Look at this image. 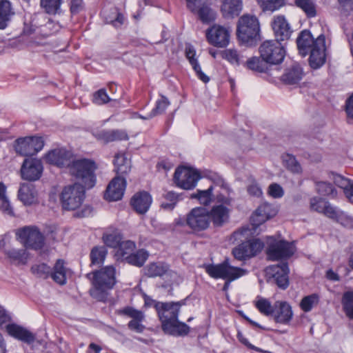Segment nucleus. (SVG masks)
<instances>
[{"label":"nucleus","mask_w":353,"mask_h":353,"mask_svg":"<svg viewBox=\"0 0 353 353\" xmlns=\"http://www.w3.org/2000/svg\"><path fill=\"white\" fill-rule=\"evenodd\" d=\"M103 243L110 248H117L121 242L122 237L119 232L106 233L103 235Z\"/></svg>","instance_id":"nucleus-50"},{"label":"nucleus","mask_w":353,"mask_h":353,"mask_svg":"<svg viewBox=\"0 0 353 353\" xmlns=\"http://www.w3.org/2000/svg\"><path fill=\"white\" fill-rule=\"evenodd\" d=\"M32 272L40 277L47 278L51 276L52 269L45 263L35 265L31 268Z\"/></svg>","instance_id":"nucleus-55"},{"label":"nucleus","mask_w":353,"mask_h":353,"mask_svg":"<svg viewBox=\"0 0 353 353\" xmlns=\"http://www.w3.org/2000/svg\"><path fill=\"white\" fill-rule=\"evenodd\" d=\"M7 331L10 336L26 343L30 344L35 341L34 334L21 326L10 324L7 325Z\"/></svg>","instance_id":"nucleus-24"},{"label":"nucleus","mask_w":353,"mask_h":353,"mask_svg":"<svg viewBox=\"0 0 353 353\" xmlns=\"http://www.w3.org/2000/svg\"><path fill=\"white\" fill-rule=\"evenodd\" d=\"M261 58L268 64L278 65L281 63L285 56V50L279 40H267L259 47Z\"/></svg>","instance_id":"nucleus-6"},{"label":"nucleus","mask_w":353,"mask_h":353,"mask_svg":"<svg viewBox=\"0 0 353 353\" xmlns=\"http://www.w3.org/2000/svg\"><path fill=\"white\" fill-rule=\"evenodd\" d=\"M134 210L139 214H145L152 203V197L146 192L137 193L130 202Z\"/></svg>","instance_id":"nucleus-23"},{"label":"nucleus","mask_w":353,"mask_h":353,"mask_svg":"<svg viewBox=\"0 0 353 353\" xmlns=\"http://www.w3.org/2000/svg\"><path fill=\"white\" fill-rule=\"evenodd\" d=\"M210 216L215 225L221 226L228 219V209L223 205L214 206Z\"/></svg>","instance_id":"nucleus-31"},{"label":"nucleus","mask_w":353,"mask_h":353,"mask_svg":"<svg viewBox=\"0 0 353 353\" xmlns=\"http://www.w3.org/2000/svg\"><path fill=\"white\" fill-rule=\"evenodd\" d=\"M272 26L276 38V40L282 41L288 40L290 37L292 30L284 16H275L272 22Z\"/></svg>","instance_id":"nucleus-19"},{"label":"nucleus","mask_w":353,"mask_h":353,"mask_svg":"<svg viewBox=\"0 0 353 353\" xmlns=\"http://www.w3.org/2000/svg\"><path fill=\"white\" fill-rule=\"evenodd\" d=\"M319 303V296L312 294L303 298L300 303V307L305 312H310L312 307Z\"/></svg>","instance_id":"nucleus-51"},{"label":"nucleus","mask_w":353,"mask_h":353,"mask_svg":"<svg viewBox=\"0 0 353 353\" xmlns=\"http://www.w3.org/2000/svg\"><path fill=\"white\" fill-rule=\"evenodd\" d=\"M119 315L126 316L132 319L128 323V328L137 333H141L145 329V326L142 324L145 316L143 313L132 307L127 306L117 311Z\"/></svg>","instance_id":"nucleus-16"},{"label":"nucleus","mask_w":353,"mask_h":353,"mask_svg":"<svg viewBox=\"0 0 353 353\" xmlns=\"http://www.w3.org/2000/svg\"><path fill=\"white\" fill-rule=\"evenodd\" d=\"M96 165L94 161L87 159L73 161L69 168L71 175L81 182L86 188H92L96 182L94 171Z\"/></svg>","instance_id":"nucleus-3"},{"label":"nucleus","mask_w":353,"mask_h":353,"mask_svg":"<svg viewBox=\"0 0 353 353\" xmlns=\"http://www.w3.org/2000/svg\"><path fill=\"white\" fill-rule=\"evenodd\" d=\"M15 12L11 3L7 0L0 1V29H6L10 23Z\"/></svg>","instance_id":"nucleus-26"},{"label":"nucleus","mask_w":353,"mask_h":353,"mask_svg":"<svg viewBox=\"0 0 353 353\" xmlns=\"http://www.w3.org/2000/svg\"><path fill=\"white\" fill-rule=\"evenodd\" d=\"M125 187L126 181L124 178L114 177L107 187L105 199L112 201L120 200L123 196Z\"/></svg>","instance_id":"nucleus-18"},{"label":"nucleus","mask_w":353,"mask_h":353,"mask_svg":"<svg viewBox=\"0 0 353 353\" xmlns=\"http://www.w3.org/2000/svg\"><path fill=\"white\" fill-rule=\"evenodd\" d=\"M234 256L238 260H245L254 256L248 241L240 244L232 250Z\"/></svg>","instance_id":"nucleus-40"},{"label":"nucleus","mask_w":353,"mask_h":353,"mask_svg":"<svg viewBox=\"0 0 353 353\" xmlns=\"http://www.w3.org/2000/svg\"><path fill=\"white\" fill-rule=\"evenodd\" d=\"M336 221L346 228H353V216L342 211L340 212Z\"/></svg>","instance_id":"nucleus-59"},{"label":"nucleus","mask_w":353,"mask_h":353,"mask_svg":"<svg viewBox=\"0 0 353 353\" xmlns=\"http://www.w3.org/2000/svg\"><path fill=\"white\" fill-rule=\"evenodd\" d=\"M0 210L9 216H14V212L8 197L0 199Z\"/></svg>","instance_id":"nucleus-63"},{"label":"nucleus","mask_w":353,"mask_h":353,"mask_svg":"<svg viewBox=\"0 0 353 353\" xmlns=\"http://www.w3.org/2000/svg\"><path fill=\"white\" fill-rule=\"evenodd\" d=\"M243 64L248 69L256 72H265L268 70V63L261 56L251 57Z\"/></svg>","instance_id":"nucleus-34"},{"label":"nucleus","mask_w":353,"mask_h":353,"mask_svg":"<svg viewBox=\"0 0 353 353\" xmlns=\"http://www.w3.org/2000/svg\"><path fill=\"white\" fill-rule=\"evenodd\" d=\"M205 270L212 278L225 280L223 287V290L225 292L228 290L232 281L245 275L247 272L244 269L231 265L228 259H225L219 264L206 265Z\"/></svg>","instance_id":"nucleus-2"},{"label":"nucleus","mask_w":353,"mask_h":353,"mask_svg":"<svg viewBox=\"0 0 353 353\" xmlns=\"http://www.w3.org/2000/svg\"><path fill=\"white\" fill-rule=\"evenodd\" d=\"M341 211L337 210L335 208L332 206L327 201L325 205H324V210L323 214H324L328 218H330L334 220H336L339 213Z\"/></svg>","instance_id":"nucleus-61"},{"label":"nucleus","mask_w":353,"mask_h":353,"mask_svg":"<svg viewBox=\"0 0 353 353\" xmlns=\"http://www.w3.org/2000/svg\"><path fill=\"white\" fill-rule=\"evenodd\" d=\"M107 250L105 247H94L90 252V259L93 265H101L103 263Z\"/></svg>","instance_id":"nucleus-47"},{"label":"nucleus","mask_w":353,"mask_h":353,"mask_svg":"<svg viewBox=\"0 0 353 353\" xmlns=\"http://www.w3.org/2000/svg\"><path fill=\"white\" fill-rule=\"evenodd\" d=\"M148 257V253L145 250L141 249L130 254V256H126L125 261L129 264L141 267L145 263Z\"/></svg>","instance_id":"nucleus-41"},{"label":"nucleus","mask_w":353,"mask_h":353,"mask_svg":"<svg viewBox=\"0 0 353 353\" xmlns=\"http://www.w3.org/2000/svg\"><path fill=\"white\" fill-rule=\"evenodd\" d=\"M193 12L198 14L199 19L204 23H208L214 18L213 11L206 3Z\"/></svg>","instance_id":"nucleus-52"},{"label":"nucleus","mask_w":353,"mask_h":353,"mask_svg":"<svg viewBox=\"0 0 353 353\" xmlns=\"http://www.w3.org/2000/svg\"><path fill=\"white\" fill-rule=\"evenodd\" d=\"M289 268L287 263L270 265L265 269L266 276L281 289H286L289 285Z\"/></svg>","instance_id":"nucleus-13"},{"label":"nucleus","mask_w":353,"mask_h":353,"mask_svg":"<svg viewBox=\"0 0 353 353\" xmlns=\"http://www.w3.org/2000/svg\"><path fill=\"white\" fill-rule=\"evenodd\" d=\"M293 316L292 307L286 301H276L272 317L276 323L288 324Z\"/></svg>","instance_id":"nucleus-21"},{"label":"nucleus","mask_w":353,"mask_h":353,"mask_svg":"<svg viewBox=\"0 0 353 353\" xmlns=\"http://www.w3.org/2000/svg\"><path fill=\"white\" fill-rule=\"evenodd\" d=\"M341 302L347 316L350 319H353V292H345Z\"/></svg>","instance_id":"nucleus-45"},{"label":"nucleus","mask_w":353,"mask_h":353,"mask_svg":"<svg viewBox=\"0 0 353 353\" xmlns=\"http://www.w3.org/2000/svg\"><path fill=\"white\" fill-rule=\"evenodd\" d=\"M169 104L170 102L168 99L166 97L162 96L161 99L157 101L156 108H154L150 114H147L146 116H142L137 113H135L134 117L145 120L150 119L157 114H162L165 111L166 108L169 105Z\"/></svg>","instance_id":"nucleus-39"},{"label":"nucleus","mask_w":353,"mask_h":353,"mask_svg":"<svg viewBox=\"0 0 353 353\" xmlns=\"http://www.w3.org/2000/svg\"><path fill=\"white\" fill-rule=\"evenodd\" d=\"M200 178L198 171L184 166L176 168L174 174L176 185L185 190L194 188Z\"/></svg>","instance_id":"nucleus-10"},{"label":"nucleus","mask_w":353,"mask_h":353,"mask_svg":"<svg viewBox=\"0 0 353 353\" xmlns=\"http://www.w3.org/2000/svg\"><path fill=\"white\" fill-rule=\"evenodd\" d=\"M136 248L135 243L132 241H121L116 251L115 256L117 259L126 260V256L132 254Z\"/></svg>","instance_id":"nucleus-37"},{"label":"nucleus","mask_w":353,"mask_h":353,"mask_svg":"<svg viewBox=\"0 0 353 353\" xmlns=\"http://www.w3.org/2000/svg\"><path fill=\"white\" fill-rule=\"evenodd\" d=\"M44 145L43 139L39 137H28L17 140L15 150L22 156H32L40 151Z\"/></svg>","instance_id":"nucleus-12"},{"label":"nucleus","mask_w":353,"mask_h":353,"mask_svg":"<svg viewBox=\"0 0 353 353\" xmlns=\"http://www.w3.org/2000/svg\"><path fill=\"white\" fill-rule=\"evenodd\" d=\"M42 172L43 165L41 161L37 159H25L21 169L22 178L28 181L39 179Z\"/></svg>","instance_id":"nucleus-17"},{"label":"nucleus","mask_w":353,"mask_h":353,"mask_svg":"<svg viewBox=\"0 0 353 353\" xmlns=\"http://www.w3.org/2000/svg\"><path fill=\"white\" fill-rule=\"evenodd\" d=\"M283 162L286 168L294 173H299L301 172V167L296 158L290 154H287L284 159Z\"/></svg>","instance_id":"nucleus-53"},{"label":"nucleus","mask_w":353,"mask_h":353,"mask_svg":"<svg viewBox=\"0 0 353 353\" xmlns=\"http://www.w3.org/2000/svg\"><path fill=\"white\" fill-rule=\"evenodd\" d=\"M327 201L317 197H314L310 199V208L314 211L323 213L324 210V205H325Z\"/></svg>","instance_id":"nucleus-60"},{"label":"nucleus","mask_w":353,"mask_h":353,"mask_svg":"<svg viewBox=\"0 0 353 353\" xmlns=\"http://www.w3.org/2000/svg\"><path fill=\"white\" fill-rule=\"evenodd\" d=\"M110 100V98L104 89H101L93 94V102L97 105L105 104Z\"/></svg>","instance_id":"nucleus-57"},{"label":"nucleus","mask_w":353,"mask_h":353,"mask_svg":"<svg viewBox=\"0 0 353 353\" xmlns=\"http://www.w3.org/2000/svg\"><path fill=\"white\" fill-rule=\"evenodd\" d=\"M94 135L99 141H101L104 143L112 142L111 137V130H103L95 133Z\"/></svg>","instance_id":"nucleus-64"},{"label":"nucleus","mask_w":353,"mask_h":353,"mask_svg":"<svg viewBox=\"0 0 353 353\" xmlns=\"http://www.w3.org/2000/svg\"><path fill=\"white\" fill-rule=\"evenodd\" d=\"M195 55L196 52L194 48L192 46H187L185 47L186 58L188 59L199 79L204 83H208L210 81V78L202 72L201 66L195 58Z\"/></svg>","instance_id":"nucleus-29"},{"label":"nucleus","mask_w":353,"mask_h":353,"mask_svg":"<svg viewBox=\"0 0 353 353\" xmlns=\"http://www.w3.org/2000/svg\"><path fill=\"white\" fill-rule=\"evenodd\" d=\"M242 10L241 0H224L221 6V12L225 18L237 17Z\"/></svg>","instance_id":"nucleus-27"},{"label":"nucleus","mask_w":353,"mask_h":353,"mask_svg":"<svg viewBox=\"0 0 353 353\" xmlns=\"http://www.w3.org/2000/svg\"><path fill=\"white\" fill-rule=\"evenodd\" d=\"M268 208V205L260 206L252 216L251 223L252 225V230H255L259 225L269 219V216L265 213V210Z\"/></svg>","instance_id":"nucleus-42"},{"label":"nucleus","mask_w":353,"mask_h":353,"mask_svg":"<svg viewBox=\"0 0 353 353\" xmlns=\"http://www.w3.org/2000/svg\"><path fill=\"white\" fill-rule=\"evenodd\" d=\"M17 235L27 248L39 250L44 245V237L36 227L27 226L19 229Z\"/></svg>","instance_id":"nucleus-9"},{"label":"nucleus","mask_w":353,"mask_h":353,"mask_svg":"<svg viewBox=\"0 0 353 353\" xmlns=\"http://www.w3.org/2000/svg\"><path fill=\"white\" fill-rule=\"evenodd\" d=\"M6 255L14 261H18L24 263L27 259V252L26 249H11L6 252Z\"/></svg>","instance_id":"nucleus-54"},{"label":"nucleus","mask_w":353,"mask_h":353,"mask_svg":"<svg viewBox=\"0 0 353 353\" xmlns=\"http://www.w3.org/2000/svg\"><path fill=\"white\" fill-rule=\"evenodd\" d=\"M64 264L63 260L58 259L51 272L52 279L60 285H64L66 283L68 269L65 267Z\"/></svg>","instance_id":"nucleus-30"},{"label":"nucleus","mask_w":353,"mask_h":353,"mask_svg":"<svg viewBox=\"0 0 353 353\" xmlns=\"http://www.w3.org/2000/svg\"><path fill=\"white\" fill-rule=\"evenodd\" d=\"M295 5L301 8L307 17H314L316 14V4L313 0H295Z\"/></svg>","instance_id":"nucleus-43"},{"label":"nucleus","mask_w":353,"mask_h":353,"mask_svg":"<svg viewBox=\"0 0 353 353\" xmlns=\"http://www.w3.org/2000/svg\"><path fill=\"white\" fill-rule=\"evenodd\" d=\"M115 171L119 174H125L131 170V161L124 154L118 153L114 157Z\"/></svg>","instance_id":"nucleus-33"},{"label":"nucleus","mask_w":353,"mask_h":353,"mask_svg":"<svg viewBox=\"0 0 353 353\" xmlns=\"http://www.w3.org/2000/svg\"><path fill=\"white\" fill-rule=\"evenodd\" d=\"M70 152L63 149H57L49 152L46 156V160L48 163L60 168L65 166L70 168L72 163L70 160Z\"/></svg>","instance_id":"nucleus-22"},{"label":"nucleus","mask_w":353,"mask_h":353,"mask_svg":"<svg viewBox=\"0 0 353 353\" xmlns=\"http://www.w3.org/2000/svg\"><path fill=\"white\" fill-rule=\"evenodd\" d=\"M316 189L320 194L324 196L332 195L334 193V188L332 185L324 181L316 182Z\"/></svg>","instance_id":"nucleus-56"},{"label":"nucleus","mask_w":353,"mask_h":353,"mask_svg":"<svg viewBox=\"0 0 353 353\" xmlns=\"http://www.w3.org/2000/svg\"><path fill=\"white\" fill-rule=\"evenodd\" d=\"M263 11L274 12L284 5V0H257Z\"/></svg>","instance_id":"nucleus-48"},{"label":"nucleus","mask_w":353,"mask_h":353,"mask_svg":"<svg viewBox=\"0 0 353 353\" xmlns=\"http://www.w3.org/2000/svg\"><path fill=\"white\" fill-rule=\"evenodd\" d=\"M231 30L229 28L214 25L206 32L208 41L212 45L223 48L228 45L230 41Z\"/></svg>","instance_id":"nucleus-14"},{"label":"nucleus","mask_w":353,"mask_h":353,"mask_svg":"<svg viewBox=\"0 0 353 353\" xmlns=\"http://www.w3.org/2000/svg\"><path fill=\"white\" fill-rule=\"evenodd\" d=\"M167 271V268L161 263H151L145 269V274L149 277L163 276Z\"/></svg>","instance_id":"nucleus-46"},{"label":"nucleus","mask_w":353,"mask_h":353,"mask_svg":"<svg viewBox=\"0 0 353 353\" xmlns=\"http://www.w3.org/2000/svg\"><path fill=\"white\" fill-rule=\"evenodd\" d=\"M315 47L309 50V62L310 66L314 69L321 67L325 62V37L323 34L319 35L316 39Z\"/></svg>","instance_id":"nucleus-15"},{"label":"nucleus","mask_w":353,"mask_h":353,"mask_svg":"<svg viewBox=\"0 0 353 353\" xmlns=\"http://www.w3.org/2000/svg\"><path fill=\"white\" fill-rule=\"evenodd\" d=\"M268 192L274 198H281L284 194L282 187L277 183H272L269 186Z\"/></svg>","instance_id":"nucleus-62"},{"label":"nucleus","mask_w":353,"mask_h":353,"mask_svg":"<svg viewBox=\"0 0 353 353\" xmlns=\"http://www.w3.org/2000/svg\"><path fill=\"white\" fill-rule=\"evenodd\" d=\"M267 239L266 254L269 260H286L294 254L295 247L292 243L284 240L277 241L272 236Z\"/></svg>","instance_id":"nucleus-5"},{"label":"nucleus","mask_w":353,"mask_h":353,"mask_svg":"<svg viewBox=\"0 0 353 353\" xmlns=\"http://www.w3.org/2000/svg\"><path fill=\"white\" fill-rule=\"evenodd\" d=\"M184 304V301L158 302L155 304V308L161 323V328L178 319L180 307Z\"/></svg>","instance_id":"nucleus-8"},{"label":"nucleus","mask_w":353,"mask_h":353,"mask_svg":"<svg viewBox=\"0 0 353 353\" xmlns=\"http://www.w3.org/2000/svg\"><path fill=\"white\" fill-rule=\"evenodd\" d=\"M223 57L233 64H243V57L235 49H226L223 52Z\"/></svg>","instance_id":"nucleus-49"},{"label":"nucleus","mask_w":353,"mask_h":353,"mask_svg":"<svg viewBox=\"0 0 353 353\" xmlns=\"http://www.w3.org/2000/svg\"><path fill=\"white\" fill-rule=\"evenodd\" d=\"M259 30V23L255 16L244 14L239 19L237 36L241 41L248 43L256 39Z\"/></svg>","instance_id":"nucleus-7"},{"label":"nucleus","mask_w":353,"mask_h":353,"mask_svg":"<svg viewBox=\"0 0 353 353\" xmlns=\"http://www.w3.org/2000/svg\"><path fill=\"white\" fill-rule=\"evenodd\" d=\"M17 196L25 205H31L38 202V193L35 185L30 183H23L20 185Z\"/></svg>","instance_id":"nucleus-20"},{"label":"nucleus","mask_w":353,"mask_h":353,"mask_svg":"<svg viewBox=\"0 0 353 353\" xmlns=\"http://www.w3.org/2000/svg\"><path fill=\"white\" fill-rule=\"evenodd\" d=\"M210 223V212L204 208H194L187 214L186 223L194 231H202L207 229Z\"/></svg>","instance_id":"nucleus-11"},{"label":"nucleus","mask_w":353,"mask_h":353,"mask_svg":"<svg viewBox=\"0 0 353 353\" xmlns=\"http://www.w3.org/2000/svg\"><path fill=\"white\" fill-rule=\"evenodd\" d=\"M162 330L165 333L172 336H184L188 334L190 327L185 323L176 319V321H172L170 324L165 325Z\"/></svg>","instance_id":"nucleus-28"},{"label":"nucleus","mask_w":353,"mask_h":353,"mask_svg":"<svg viewBox=\"0 0 353 353\" xmlns=\"http://www.w3.org/2000/svg\"><path fill=\"white\" fill-rule=\"evenodd\" d=\"M92 288L90 290L92 297L99 301H105L108 291L116 283L115 268L108 265L92 273Z\"/></svg>","instance_id":"nucleus-1"},{"label":"nucleus","mask_w":353,"mask_h":353,"mask_svg":"<svg viewBox=\"0 0 353 353\" xmlns=\"http://www.w3.org/2000/svg\"><path fill=\"white\" fill-rule=\"evenodd\" d=\"M302 70L298 65H293L283 74L281 77L282 81L286 84L294 85L298 83L302 78Z\"/></svg>","instance_id":"nucleus-32"},{"label":"nucleus","mask_w":353,"mask_h":353,"mask_svg":"<svg viewBox=\"0 0 353 353\" xmlns=\"http://www.w3.org/2000/svg\"><path fill=\"white\" fill-rule=\"evenodd\" d=\"M63 0H40V6L48 14H60Z\"/></svg>","instance_id":"nucleus-35"},{"label":"nucleus","mask_w":353,"mask_h":353,"mask_svg":"<svg viewBox=\"0 0 353 353\" xmlns=\"http://www.w3.org/2000/svg\"><path fill=\"white\" fill-rule=\"evenodd\" d=\"M296 43L299 52L303 56H305L311 48L315 47L316 39H314L310 31L305 30L299 34Z\"/></svg>","instance_id":"nucleus-25"},{"label":"nucleus","mask_w":353,"mask_h":353,"mask_svg":"<svg viewBox=\"0 0 353 353\" xmlns=\"http://www.w3.org/2000/svg\"><path fill=\"white\" fill-rule=\"evenodd\" d=\"M255 306L262 314L267 316H272L274 305H272L268 299L264 298L259 299L255 303Z\"/></svg>","instance_id":"nucleus-44"},{"label":"nucleus","mask_w":353,"mask_h":353,"mask_svg":"<svg viewBox=\"0 0 353 353\" xmlns=\"http://www.w3.org/2000/svg\"><path fill=\"white\" fill-rule=\"evenodd\" d=\"M334 182L337 186L342 188L344 192L353 183V181L346 179L340 174L334 175Z\"/></svg>","instance_id":"nucleus-58"},{"label":"nucleus","mask_w":353,"mask_h":353,"mask_svg":"<svg viewBox=\"0 0 353 353\" xmlns=\"http://www.w3.org/2000/svg\"><path fill=\"white\" fill-rule=\"evenodd\" d=\"M85 187L79 183L65 186L60 196L61 206L65 210H75L83 203Z\"/></svg>","instance_id":"nucleus-4"},{"label":"nucleus","mask_w":353,"mask_h":353,"mask_svg":"<svg viewBox=\"0 0 353 353\" xmlns=\"http://www.w3.org/2000/svg\"><path fill=\"white\" fill-rule=\"evenodd\" d=\"M102 14L106 23H111L116 28L121 26L124 22L123 15L117 8H112L110 12L103 10Z\"/></svg>","instance_id":"nucleus-36"},{"label":"nucleus","mask_w":353,"mask_h":353,"mask_svg":"<svg viewBox=\"0 0 353 353\" xmlns=\"http://www.w3.org/2000/svg\"><path fill=\"white\" fill-rule=\"evenodd\" d=\"M213 189V186L210 185L205 190H197L196 193L190 195V198L196 199L202 205H208L211 203L214 197Z\"/></svg>","instance_id":"nucleus-38"}]
</instances>
